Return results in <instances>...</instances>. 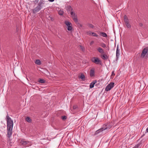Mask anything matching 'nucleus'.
<instances>
[{
  "label": "nucleus",
  "instance_id": "f257e3e1",
  "mask_svg": "<svg viewBox=\"0 0 148 148\" xmlns=\"http://www.w3.org/2000/svg\"><path fill=\"white\" fill-rule=\"evenodd\" d=\"M7 129H12L13 127V122L11 118L8 115L7 116Z\"/></svg>",
  "mask_w": 148,
  "mask_h": 148
},
{
  "label": "nucleus",
  "instance_id": "f03ea898",
  "mask_svg": "<svg viewBox=\"0 0 148 148\" xmlns=\"http://www.w3.org/2000/svg\"><path fill=\"white\" fill-rule=\"evenodd\" d=\"M44 3L42 1H40L38 4V6L33 10V13H36L39 11L42 8V4Z\"/></svg>",
  "mask_w": 148,
  "mask_h": 148
},
{
  "label": "nucleus",
  "instance_id": "7ed1b4c3",
  "mask_svg": "<svg viewBox=\"0 0 148 148\" xmlns=\"http://www.w3.org/2000/svg\"><path fill=\"white\" fill-rule=\"evenodd\" d=\"M124 20L127 27L128 28H131V25L129 23V20L126 15H124Z\"/></svg>",
  "mask_w": 148,
  "mask_h": 148
},
{
  "label": "nucleus",
  "instance_id": "20e7f679",
  "mask_svg": "<svg viewBox=\"0 0 148 148\" xmlns=\"http://www.w3.org/2000/svg\"><path fill=\"white\" fill-rule=\"evenodd\" d=\"M70 14L71 16L73 18V20L76 23H78V19L77 17V16L75 13L74 12L73 10H72Z\"/></svg>",
  "mask_w": 148,
  "mask_h": 148
},
{
  "label": "nucleus",
  "instance_id": "39448f33",
  "mask_svg": "<svg viewBox=\"0 0 148 148\" xmlns=\"http://www.w3.org/2000/svg\"><path fill=\"white\" fill-rule=\"evenodd\" d=\"M64 23L67 26V28L68 30L71 31L73 29L72 24L71 23L68 21H65Z\"/></svg>",
  "mask_w": 148,
  "mask_h": 148
},
{
  "label": "nucleus",
  "instance_id": "423d86ee",
  "mask_svg": "<svg viewBox=\"0 0 148 148\" xmlns=\"http://www.w3.org/2000/svg\"><path fill=\"white\" fill-rule=\"evenodd\" d=\"M114 83L111 82L106 87L105 90L106 91H108L110 90L114 86Z\"/></svg>",
  "mask_w": 148,
  "mask_h": 148
},
{
  "label": "nucleus",
  "instance_id": "0eeeda50",
  "mask_svg": "<svg viewBox=\"0 0 148 148\" xmlns=\"http://www.w3.org/2000/svg\"><path fill=\"white\" fill-rule=\"evenodd\" d=\"M92 61L96 64H100L101 63V61L97 57H93L91 59Z\"/></svg>",
  "mask_w": 148,
  "mask_h": 148
},
{
  "label": "nucleus",
  "instance_id": "6e6552de",
  "mask_svg": "<svg viewBox=\"0 0 148 148\" xmlns=\"http://www.w3.org/2000/svg\"><path fill=\"white\" fill-rule=\"evenodd\" d=\"M147 54H148V48H145L143 50L141 55V58H144Z\"/></svg>",
  "mask_w": 148,
  "mask_h": 148
},
{
  "label": "nucleus",
  "instance_id": "1a4fd4ad",
  "mask_svg": "<svg viewBox=\"0 0 148 148\" xmlns=\"http://www.w3.org/2000/svg\"><path fill=\"white\" fill-rule=\"evenodd\" d=\"M108 128L107 127H101L100 129H99L95 132V135H97L103 130H106Z\"/></svg>",
  "mask_w": 148,
  "mask_h": 148
},
{
  "label": "nucleus",
  "instance_id": "9d476101",
  "mask_svg": "<svg viewBox=\"0 0 148 148\" xmlns=\"http://www.w3.org/2000/svg\"><path fill=\"white\" fill-rule=\"evenodd\" d=\"M90 75L91 77H93L95 76V69L94 68H92L90 70Z\"/></svg>",
  "mask_w": 148,
  "mask_h": 148
},
{
  "label": "nucleus",
  "instance_id": "9b49d317",
  "mask_svg": "<svg viewBox=\"0 0 148 148\" xmlns=\"http://www.w3.org/2000/svg\"><path fill=\"white\" fill-rule=\"evenodd\" d=\"M12 129H7V136L10 138L12 134Z\"/></svg>",
  "mask_w": 148,
  "mask_h": 148
},
{
  "label": "nucleus",
  "instance_id": "f8f14e48",
  "mask_svg": "<svg viewBox=\"0 0 148 148\" xmlns=\"http://www.w3.org/2000/svg\"><path fill=\"white\" fill-rule=\"evenodd\" d=\"M120 55V49H119L118 46L117 45L116 51V59H118L119 56Z\"/></svg>",
  "mask_w": 148,
  "mask_h": 148
},
{
  "label": "nucleus",
  "instance_id": "ddd939ff",
  "mask_svg": "<svg viewBox=\"0 0 148 148\" xmlns=\"http://www.w3.org/2000/svg\"><path fill=\"white\" fill-rule=\"evenodd\" d=\"M97 82V81L95 80L93 81L90 85V88H91L94 87V85Z\"/></svg>",
  "mask_w": 148,
  "mask_h": 148
},
{
  "label": "nucleus",
  "instance_id": "4468645a",
  "mask_svg": "<svg viewBox=\"0 0 148 148\" xmlns=\"http://www.w3.org/2000/svg\"><path fill=\"white\" fill-rule=\"evenodd\" d=\"M29 143V141H25L24 140H21L20 141L21 144L24 145L28 144Z\"/></svg>",
  "mask_w": 148,
  "mask_h": 148
},
{
  "label": "nucleus",
  "instance_id": "2eb2a0df",
  "mask_svg": "<svg viewBox=\"0 0 148 148\" xmlns=\"http://www.w3.org/2000/svg\"><path fill=\"white\" fill-rule=\"evenodd\" d=\"M97 50L101 54H103L104 53L103 49L100 47H98Z\"/></svg>",
  "mask_w": 148,
  "mask_h": 148
},
{
  "label": "nucleus",
  "instance_id": "dca6fc26",
  "mask_svg": "<svg viewBox=\"0 0 148 148\" xmlns=\"http://www.w3.org/2000/svg\"><path fill=\"white\" fill-rule=\"evenodd\" d=\"M99 33H99V34L103 37H107L108 36L107 34L105 32H99Z\"/></svg>",
  "mask_w": 148,
  "mask_h": 148
},
{
  "label": "nucleus",
  "instance_id": "f3484780",
  "mask_svg": "<svg viewBox=\"0 0 148 148\" xmlns=\"http://www.w3.org/2000/svg\"><path fill=\"white\" fill-rule=\"evenodd\" d=\"M66 10L68 11H70L71 12L72 10H73V9L70 6H68L66 7Z\"/></svg>",
  "mask_w": 148,
  "mask_h": 148
},
{
  "label": "nucleus",
  "instance_id": "a211bd4d",
  "mask_svg": "<svg viewBox=\"0 0 148 148\" xmlns=\"http://www.w3.org/2000/svg\"><path fill=\"white\" fill-rule=\"evenodd\" d=\"M101 57L104 60H107L108 58V57L105 54L103 55Z\"/></svg>",
  "mask_w": 148,
  "mask_h": 148
},
{
  "label": "nucleus",
  "instance_id": "6ab92c4d",
  "mask_svg": "<svg viewBox=\"0 0 148 148\" xmlns=\"http://www.w3.org/2000/svg\"><path fill=\"white\" fill-rule=\"evenodd\" d=\"M25 120L28 123H31L32 121V119L29 117H27L25 119Z\"/></svg>",
  "mask_w": 148,
  "mask_h": 148
},
{
  "label": "nucleus",
  "instance_id": "aec40b11",
  "mask_svg": "<svg viewBox=\"0 0 148 148\" xmlns=\"http://www.w3.org/2000/svg\"><path fill=\"white\" fill-rule=\"evenodd\" d=\"M38 82L41 83H44L45 81L43 79H40L38 80Z\"/></svg>",
  "mask_w": 148,
  "mask_h": 148
},
{
  "label": "nucleus",
  "instance_id": "412c9836",
  "mask_svg": "<svg viewBox=\"0 0 148 148\" xmlns=\"http://www.w3.org/2000/svg\"><path fill=\"white\" fill-rule=\"evenodd\" d=\"M35 63L36 64L39 65L41 64V62L40 60H36L35 62Z\"/></svg>",
  "mask_w": 148,
  "mask_h": 148
},
{
  "label": "nucleus",
  "instance_id": "4be33fe9",
  "mask_svg": "<svg viewBox=\"0 0 148 148\" xmlns=\"http://www.w3.org/2000/svg\"><path fill=\"white\" fill-rule=\"evenodd\" d=\"M80 78L82 80H84L85 79V77L84 75L83 74H82L80 75Z\"/></svg>",
  "mask_w": 148,
  "mask_h": 148
},
{
  "label": "nucleus",
  "instance_id": "5701e85b",
  "mask_svg": "<svg viewBox=\"0 0 148 148\" xmlns=\"http://www.w3.org/2000/svg\"><path fill=\"white\" fill-rule=\"evenodd\" d=\"M63 13H64V12L62 10H60L58 12L59 14L60 15H62L63 14Z\"/></svg>",
  "mask_w": 148,
  "mask_h": 148
},
{
  "label": "nucleus",
  "instance_id": "b1692460",
  "mask_svg": "<svg viewBox=\"0 0 148 148\" xmlns=\"http://www.w3.org/2000/svg\"><path fill=\"white\" fill-rule=\"evenodd\" d=\"M91 35L95 37H98V35L94 32H92V33Z\"/></svg>",
  "mask_w": 148,
  "mask_h": 148
},
{
  "label": "nucleus",
  "instance_id": "393cba45",
  "mask_svg": "<svg viewBox=\"0 0 148 148\" xmlns=\"http://www.w3.org/2000/svg\"><path fill=\"white\" fill-rule=\"evenodd\" d=\"M88 26L90 27L93 28H94V26L92 24H89L88 25Z\"/></svg>",
  "mask_w": 148,
  "mask_h": 148
},
{
  "label": "nucleus",
  "instance_id": "a878e982",
  "mask_svg": "<svg viewBox=\"0 0 148 148\" xmlns=\"http://www.w3.org/2000/svg\"><path fill=\"white\" fill-rule=\"evenodd\" d=\"M101 46L103 48H105L106 47V45L104 43H102L101 44Z\"/></svg>",
  "mask_w": 148,
  "mask_h": 148
},
{
  "label": "nucleus",
  "instance_id": "bb28decb",
  "mask_svg": "<svg viewBox=\"0 0 148 148\" xmlns=\"http://www.w3.org/2000/svg\"><path fill=\"white\" fill-rule=\"evenodd\" d=\"M140 144H138L136 145H135L133 148H138L140 146Z\"/></svg>",
  "mask_w": 148,
  "mask_h": 148
},
{
  "label": "nucleus",
  "instance_id": "cd10ccee",
  "mask_svg": "<svg viewBox=\"0 0 148 148\" xmlns=\"http://www.w3.org/2000/svg\"><path fill=\"white\" fill-rule=\"evenodd\" d=\"M66 117L65 116H63L62 117V119L63 120H65L66 119Z\"/></svg>",
  "mask_w": 148,
  "mask_h": 148
},
{
  "label": "nucleus",
  "instance_id": "c85d7f7f",
  "mask_svg": "<svg viewBox=\"0 0 148 148\" xmlns=\"http://www.w3.org/2000/svg\"><path fill=\"white\" fill-rule=\"evenodd\" d=\"M93 32H91L90 31H89L88 32V35H91V34H92V33Z\"/></svg>",
  "mask_w": 148,
  "mask_h": 148
},
{
  "label": "nucleus",
  "instance_id": "c756f323",
  "mask_svg": "<svg viewBox=\"0 0 148 148\" xmlns=\"http://www.w3.org/2000/svg\"><path fill=\"white\" fill-rule=\"evenodd\" d=\"M115 75V73H114V71H113L112 72L111 77H112V76H114Z\"/></svg>",
  "mask_w": 148,
  "mask_h": 148
},
{
  "label": "nucleus",
  "instance_id": "7c9ffc66",
  "mask_svg": "<svg viewBox=\"0 0 148 148\" xmlns=\"http://www.w3.org/2000/svg\"><path fill=\"white\" fill-rule=\"evenodd\" d=\"M77 108V106H73V109H76Z\"/></svg>",
  "mask_w": 148,
  "mask_h": 148
},
{
  "label": "nucleus",
  "instance_id": "2f4dec72",
  "mask_svg": "<svg viewBox=\"0 0 148 148\" xmlns=\"http://www.w3.org/2000/svg\"><path fill=\"white\" fill-rule=\"evenodd\" d=\"M80 47H81V49L83 50L84 51V48L83 46H80Z\"/></svg>",
  "mask_w": 148,
  "mask_h": 148
},
{
  "label": "nucleus",
  "instance_id": "473e14b6",
  "mask_svg": "<svg viewBox=\"0 0 148 148\" xmlns=\"http://www.w3.org/2000/svg\"><path fill=\"white\" fill-rule=\"evenodd\" d=\"M94 42L93 41H91V42H90V46L92 45V44L94 43Z\"/></svg>",
  "mask_w": 148,
  "mask_h": 148
},
{
  "label": "nucleus",
  "instance_id": "72a5a7b5",
  "mask_svg": "<svg viewBox=\"0 0 148 148\" xmlns=\"http://www.w3.org/2000/svg\"><path fill=\"white\" fill-rule=\"evenodd\" d=\"M78 24L79 25V26H80V27H82V24H79V23H78Z\"/></svg>",
  "mask_w": 148,
  "mask_h": 148
},
{
  "label": "nucleus",
  "instance_id": "f704fd0d",
  "mask_svg": "<svg viewBox=\"0 0 148 148\" xmlns=\"http://www.w3.org/2000/svg\"><path fill=\"white\" fill-rule=\"evenodd\" d=\"M54 0H48L49 1L51 2H52L54 1Z\"/></svg>",
  "mask_w": 148,
  "mask_h": 148
},
{
  "label": "nucleus",
  "instance_id": "c9c22d12",
  "mask_svg": "<svg viewBox=\"0 0 148 148\" xmlns=\"http://www.w3.org/2000/svg\"><path fill=\"white\" fill-rule=\"evenodd\" d=\"M139 25L140 26H142V25H143V24H142L141 23H140L139 24Z\"/></svg>",
  "mask_w": 148,
  "mask_h": 148
},
{
  "label": "nucleus",
  "instance_id": "e433bc0d",
  "mask_svg": "<svg viewBox=\"0 0 148 148\" xmlns=\"http://www.w3.org/2000/svg\"><path fill=\"white\" fill-rule=\"evenodd\" d=\"M146 131L147 132H148V127L147 128L146 130Z\"/></svg>",
  "mask_w": 148,
  "mask_h": 148
}]
</instances>
